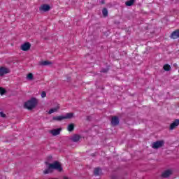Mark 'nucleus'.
Wrapping results in <instances>:
<instances>
[{
	"label": "nucleus",
	"instance_id": "obj_8",
	"mask_svg": "<svg viewBox=\"0 0 179 179\" xmlns=\"http://www.w3.org/2000/svg\"><path fill=\"white\" fill-rule=\"evenodd\" d=\"M30 47H31V45L30 44V43L26 42L25 43L22 44L20 46V49L22 51H29V50H30Z\"/></svg>",
	"mask_w": 179,
	"mask_h": 179
},
{
	"label": "nucleus",
	"instance_id": "obj_15",
	"mask_svg": "<svg viewBox=\"0 0 179 179\" xmlns=\"http://www.w3.org/2000/svg\"><path fill=\"white\" fill-rule=\"evenodd\" d=\"M67 129L69 132H73V129H75V124L73 123L69 124Z\"/></svg>",
	"mask_w": 179,
	"mask_h": 179
},
{
	"label": "nucleus",
	"instance_id": "obj_12",
	"mask_svg": "<svg viewBox=\"0 0 179 179\" xmlns=\"http://www.w3.org/2000/svg\"><path fill=\"white\" fill-rule=\"evenodd\" d=\"M61 131H62V129L61 128L55 129L50 131V134H52L53 136H57V135H59V134H61Z\"/></svg>",
	"mask_w": 179,
	"mask_h": 179
},
{
	"label": "nucleus",
	"instance_id": "obj_6",
	"mask_svg": "<svg viewBox=\"0 0 179 179\" xmlns=\"http://www.w3.org/2000/svg\"><path fill=\"white\" fill-rule=\"evenodd\" d=\"M110 124L112 127H117L120 124V119L117 116H113L111 118Z\"/></svg>",
	"mask_w": 179,
	"mask_h": 179
},
{
	"label": "nucleus",
	"instance_id": "obj_4",
	"mask_svg": "<svg viewBox=\"0 0 179 179\" xmlns=\"http://www.w3.org/2000/svg\"><path fill=\"white\" fill-rule=\"evenodd\" d=\"M171 175H173V170L167 169L162 173L161 177L162 178H169V177H170Z\"/></svg>",
	"mask_w": 179,
	"mask_h": 179
},
{
	"label": "nucleus",
	"instance_id": "obj_9",
	"mask_svg": "<svg viewBox=\"0 0 179 179\" xmlns=\"http://www.w3.org/2000/svg\"><path fill=\"white\" fill-rule=\"evenodd\" d=\"M51 9V6L48 4H43L40 6L39 10L43 12H48Z\"/></svg>",
	"mask_w": 179,
	"mask_h": 179
},
{
	"label": "nucleus",
	"instance_id": "obj_7",
	"mask_svg": "<svg viewBox=\"0 0 179 179\" xmlns=\"http://www.w3.org/2000/svg\"><path fill=\"white\" fill-rule=\"evenodd\" d=\"M10 70L8 68L1 66L0 67V76H3V75H6V73H9Z\"/></svg>",
	"mask_w": 179,
	"mask_h": 179
},
{
	"label": "nucleus",
	"instance_id": "obj_1",
	"mask_svg": "<svg viewBox=\"0 0 179 179\" xmlns=\"http://www.w3.org/2000/svg\"><path fill=\"white\" fill-rule=\"evenodd\" d=\"M45 164L48 166V169L43 171L44 174H50L52 173L54 170H57L59 173L62 171V165L58 161H55L54 163L50 164L48 162H45Z\"/></svg>",
	"mask_w": 179,
	"mask_h": 179
},
{
	"label": "nucleus",
	"instance_id": "obj_2",
	"mask_svg": "<svg viewBox=\"0 0 179 179\" xmlns=\"http://www.w3.org/2000/svg\"><path fill=\"white\" fill-rule=\"evenodd\" d=\"M37 104H38V100L36 98H31L25 103L24 107L28 110H33V108H36Z\"/></svg>",
	"mask_w": 179,
	"mask_h": 179
},
{
	"label": "nucleus",
	"instance_id": "obj_18",
	"mask_svg": "<svg viewBox=\"0 0 179 179\" xmlns=\"http://www.w3.org/2000/svg\"><path fill=\"white\" fill-rule=\"evenodd\" d=\"M102 15L103 17H107V16H108V10H107V8H103Z\"/></svg>",
	"mask_w": 179,
	"mask_h": 179
},
{
	"label": "nucleus",
	"instance_id": "obj_22",
	"mask_svg": "<svg viewBox=\"0 0 179 179\" xmlns=\"http://www.w3.org/2000/svg\"><path fill=\"white\" fill-rule=\"evenodd\" d=\"M101 72L102 73H107V72H108V69H101Z\"/></svg>",
	"mask_w": 179,
	"mask_h": 179
},
{
	"label": "nucleus",
	"instance_id": "obj_24",
	"mask_svg": "<svg viewBox=\"0 0 179 179\" xmlns=\"http://www.w3.org/2000/svg\"><path fill=\"white\" fill-rule=\"evenodd\" d=\"M46 96H47V93L45 92V91L42 92V93H41V97H42L43 99H44V97H46Z\"/></svg>",
	"mask_w": 179,
	"mask_h": 179
},
{
	"label": "nucleus",
	"instance_id": "obj_3",
	"mask_svg": "<svg viewBox=\"0 0 179 179\" xmlns=\"http://www.w3.org/2000/svg\"><path fill=\"white\" fill-rule=\"evenodd\" d=\"M72 118H73V113H69L64 116H55L52 120L53 121H62L63 120H71Z\"/></svg>",
	"mask_w": 179,
	"mask_h": 179
},
{
	"label": "nucleus",
	"instance_id": "obj_28",
	"mask_svg": "<svg viewBox=\"0 0 179 179\" xmlns=\"http://www.w3.org/2000/svg\"><path fill=\"white\" fill-rule=\"evenodd\" d=\"M101 3L103 5V3H106V1L104 0L101 1Z\"/></svg>",
	"mask_w": 179,
	"mask_h": 179
},
{
	"label": "nucleus",
	"instance_id": "obj_5",
	"mask_svg": "<svg viewBox=\"0 0 179 179\" xmlns=\"http://www.w3.org/2000/svg\"><path fill=\"white\" fill-rule=\"evenodd\" d=\"M164 146V141H158L157 142H154L152 143V148L153 149H159V148H162Z\"/></svg>",
	"mask_w": 179,
	"mask_h": 179
},
{
	"label": "nucleus",
	"instance_id": "obj_16",
	"mask_svg": "<svg viewBox=\"0 0 179 179\" xmlns=\"http://www.w3.org/2000/svg\"><path fill=\"white\" fill-rule=\"evenodd\" d=\"M100 173H101V169L100 168H95L94 170V176H100Z\"/></svg>",
	"mask_w": 179,
	"mask_h": 179
},
{
	"label": "nucleus",
	"instance_id": "obj_20",
	"mask_svg": "<svg viewBox=\"0 0 179 179\" xmlns=\"http://www.w3.org/2000/svg\"><path fill=\"white\" fill-rule=\"evenodd\" d=\"M27 79H28V80H33V79H34V76H33V73H29L27 76Z\"/></svg>",
	"mask_w": 179,
	"mask_h": 179
},
{
	"label": "nucleus",
	"instance_id": "obj_13",
	"mask_svg": "<svg viewBox=\"0 0 179 179\" xmlns=\"http://www.w3.org/2000/svg\"><path fill=\"white\" fill-rule=\"evenodd\" d=\"M171 38H173V40L179 38V29H177V30L174 31L171 34Z\"/></svg>",
	"mask_w": 179,
	"mask_h": 179
},
{
	"label": "nucleus",
	"instance_id": "obj_25",
	"mask_svg": "<svg viewBox=\"0 0 179 179\" xmlns=\"http://www.w3.org/2000/svg\"><path fill=\"white\" fill-rule=\"evenodd\" d=\"M0 115L3 118H6V114L3 113V112H0Z\"/></svg>",
	"mask_w": 179,
	"mask_h": 179
},
{
	"label": "nucleus",
	"instance_id": "obj_17",
	"mask_svg": "<svg viewBox=\"0 0 179 179\" xmlns=\"http://www.w3.org/2000/svg\"><path fill=\"white\" fill-rule=\"evenodd\" d=\"M135 3V0H129L125 2L126 6H132Z\"/></svg>",
	"mask_w": 179,
	"mask_h": 179
},
{
	"label": "nucleus",
	"instance_id": "obj_21",
	"mask_svg": "<svg viewBox=\"0 0 179 179\" xmlns=\"http://www.w3.org/2000/svg\"><path fill=\"white\" fill-rule=\"evenodd\" d=\"M6 93V90H5V88L0 87V94H1V96H3V94H5Z\"/></svg>",
	"mask_w": 179,
	"mask_h": 179
},
{
	"label": "nucleus",
	"instance_id": "obj_27",
	"mask_svg": "<svg viewBox=\"0 0 179 179\" xmlns=\"http://www.w3.org/2000/svg\"><path fill=\"white\" fill-rule=\"evenodd\" d=\"M52 113H54V109L52 108L49 110V114H52Z\"/></svg>",
	"mask_w": 179,
	"mask_h": 179
},
{
	"label": "nucleus",
	"instance_id": "obj_19",
	"mask_svg": "<svg viewBox=\"0 0 179 179\" xmlns=\"http://www.w3.org/2000/svg\"><path fill=\"white\" fill-rule=\"evenodd\" d=\"M163 69L164 71L169 72V71H171V66H170L169 64H165L164 65Z\"/></svg>",
	"mask_w": 179,
	"mask_h": 179
},
{
	"label": "nucleus",
	"instance_id": "obj_26",
	"mask_svg": "<svg viewBox=\"0 0 179 179\" xmlns=\"http://www.w3.org/2000/svg\"><path fill=\"white\" fill-rule=\"evenodd\" d=\"M47 160L48 162H51V160H52V156H48Z\"/></svg>",
	"mask_w": 179,
	"mask_h": 179
},
{
	"label": "nucleus",
	"instance_id": "obj_11",
	"mask_svg": "<svg viewBox=\"0 0 179 179\" xmlns=\"http://www.w3.org/2000/svg\"><path fill=\"white\" fill-rule=\"evenodd\" d=\"M178 125H179V120L176 119L172 124H171L169 129H171V131H173V129H176V128H177Z\"/></svg>",
	"mask_w": 179,
	"mask_h": 179
},
{
	"label": "nucleus",
	"instance_id": "obj_10",
	"mask_svg": "<svg viewBox=\"0 0 179 179\" xmlns=\"http://www.w3.org/2000/svg\"><path fill=\"white\" fill-rule=\"evenodd\" d=\"M80 139H82V136L79 134H73L71 138V141H72V142H79Z\"/></svg>",
	"mask_w": 179,
	"mask_h": 179
},
{
	"label": "nucleus",
	"instance_id": "obj_14",
	"mask_svg": "<svg viewBox=\"0 0 179 179\" xmlns=\"http://www.w3.org/2000/svg\"><path fill=\"white\" fill-rule=\"evenodd\" d=\"M52 63L50 61H43L39 63V65H41L42 66H47V65H52Z\"/></svg>",
	"mask_w": 179,
	"mask_h": 179
},
{
	"label": "nucleus",
	"instance_id": "obj_23",
	"mask_svg": "<svg viewBox=\"0 0 179 179\" xmlns=\"http://www.w3.org/2000/svg\"><path fill=\"white\" fill-rule=\"evenodd\" d=\"M60 107H59V104L57 105V106L56 108H52L54 113H55L56 111H58L59 110Z\"/></svg>",
	"mask_w": 179,
	"mask_h": 179
}]
</instances>
